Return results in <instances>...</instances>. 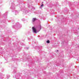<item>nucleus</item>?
<instances>
[{
    "label": "nucleus",
    "mask_w": 79,
    "mask_h": 79,
    "mask_svg": "<svg viewBox=\"0 0 79 79\" xmlns=\"http://www.w3.org/2000/svg\"><path fill=\"white\" fill-rule=\"evenodd\" d=\"M23 12L25 13H28L29 12V11H28L27 9H25V10H24Z\"/></svg>",
    "instance_id": "obj_5"
},
{
    "label": "nucleus",
    "mask_w": 79,
    "mask_h": 79,
    "mask_svg": "<svg viewBox=\"0 0 79 79\" xmlns=\"http://www.w3.org/2000/svg\"><path fill=\"white\" fill-rule=\"evenodd\" d=\"M0 3H1L0 2Z\"/></svg>",
    "instance_id": "obj_20"
},
{
    "label": "nucleus",
    "mask_w": 79,
    "mask_h": 79,
    "mask_svg": "<svg viewBox=\"0 0 79 79\" xmlns=\"http://www.w3.org/2000/svg\"><path fill=\"white\" fill-rule=\"evenodd\" d=\"M12 23H14V21L13 20V21H12Z\"/></svg>",
    "instance_id": "obj_15"
},
{
    "label": "nucleus",
    "mask_w": 79,
    "mask_h": 79,
    "mask_svg": "<svg viewBox=\"0 0 79 79\" xmlns=\"http://www.w3.org/2000/svg\"><path fill=\"white\" fill-rule=\"evenodd\" d=\"M42 6H44V4H42L40 7V8H42Z\"/></svg>",
    "instance_id": "obj_9"
},
{
    "label": "nucleus",
    "mask_w": 79,
    "mask_h": 79,
    "mask_svg": "<svg viewBox=\"0 0 79 79\" xmlns=\"http://www.w3.org/2000/svg\"><path fill=\"white\" fill-rule=\"evenodd\" d=\"M37 20V19L36 18H34L32 19V23H33L35 21V20Z\"/></svg>",
    "instance_id": "obj_6"
},
{
    "label": "nucleus",
    "mask_w": 79,
    "mask_h": 79,
    "mask_svg": "<svg viewBox=\"0 0 79 79\" xmlns=\"http://www.w3.org/2000/svg\"><path fill=\"white\" fill-rule=\"evenodd\" d=\"M7 15H8L7 12H6L4 14L2 15L3 18H7Z\"/></svg>",
    "instance_id": "obj_4"
},
{
    "label": "nucleus",
    "mask_w": 79,
    "mask_h": 79,
    "mask_svg": "<svg viewBox=\"0 0 79 79\" xmlns=\"http://www.w3.org/2000/svg\"><path fill=\"white\" fill-rule=\"evenodd\" d=\"M58 52V50H57V52Z\"/></svg>",
    "instance_id": "obj_16"
},
{
    "label": "nucleus",
    "mask_w": 79,
    "mask_h": 79,
    "mask_svg": "<svg viewBox=\"0 0 79 79\" xmlns=\"http://www.w3.org/2000/svg\"><path fill=\"white\" fill-rule=\"evenodd\" d=\"M12 68H13V69H16V68L15 67V66H13L12 67Z\"/></svg>",
    "instance_id": "obj_12"
},
{
    "label": "nucleus",
    "mask_w": 79,
    "mask_h": 79,
    "mask_svg": "<svg viewBox=\"0 0 79 79\" xmlns=\"http://www.w3.org/2000/svg\"><path fill=\"white\" fill-rule=\"evenodd\" d=\"M16 26H18V27H19V28H20V27H21L22 26L21 25L19 24V23H16V25L15 26V27H16Z\"/></svg>",
    "instance_id": "obj_3"
},
{
    "label": "nucleus",
    "mask_w": 79,
    "mask_h": 79,
    "mask_svg": "<svg viewBox=\"0 0 79 79\" xmlns=\"http://www.w3.org/2000/svg\"><path fill=\"white\" fill-rule=\"evenodd\" d=\"M47 43L48 44H49V43H50V41L49 40L47 41Z\"/></svg>",
    "instance_id": "obj_11"
},
{
    "label": "nucleus",
    "mask_w": 79,
    "mask_h": 79,
    "mask_svg": "<svg viewBox=\"0 0 79 79\" xmlns=\"http://www.w3.org/2000/svg\"><path fill=\"white\" fill-rule=\"evenodd\" d=\"M13 27H15V26H13Z\"/></svg>",
    "instance_id": "obj_18"
},
{
    "label": "nucleus",
    "mask_w": 79,
    "mask_h": 79,
    "mask_svg": "<svg viewBox=\"0 0 79 79\" xmlns=\"http://www.w3.org/2000/svg\"><path fill=\"white\" fill-rule=\"evenodd\" d=\"M18 13L19 12L18 11H15V13L16 15H17V14H18Z\"/></svg>",
    "instance_id": "obj_10"
},
{
    "label": "nucleus",
    "mask_w": 79,
    "mask_h": 79,
    "mask_svg": "<svg viewBox=\"0 0 79 79\" xmlns=\"http://www.w3.org/2000/svg\"><path fill=\"white\" fill-rule=\"evenodd\" d=\"M22 21H24V19H22Z\"/></svg>",
    "instance_id": "obj_14"
},
{
    "label": "nucleus",
    "mask_w": 79,
    "mask_h": 79,
    "mask_svg": "<svg viewBox=\"0 0 79 79\" xmlns=\"http://www.w3.org/2000/svg\"><path fill=\"white\" fill-rule=\"evenodd\" d=\"M10 77V76H7V77L8 78Z\"/></svg>",
    "instance_id": "obj_13"
},
{
    "label": "nucleus",
    "mask_w": 79,
    "mask_h": 79,
    "mask_svg": "<svg viewBox=\"0 0 79 79\" xmlns=\"http://www.w3.org/2000/svg\"><path fill=\"white\" fill-rule=\"evenodd\" d=\"M27 48V49H28V48Z\"/></svg>",
    "instance_id": "obj_17"
},
{
    "label": "nucleus",
    "mask_w": 79,
    "mask_h": 79,
    "mask_svg": "<svg viewBox=\"0 0 79 79\" xmlns=\"http://www.w3.org/2000/svg\"><path fill=\"white\" fill-rule=\"evenodd\" d=\"M10 8L11 9L12 11H13L15 10V4H14V3H12V4Z\"/></svg>",
    "instance_id": "obj_2"
},
{
    "label": "nucleus",
    "mask_w": 79,
    "mask_h": 79,
    "mask_svg": "<svg viewBox=\"0 0 79 79\" xmlns=\"http://www.w3.org/2000/svg\"><path fill=\"white\" fill-rule=\"evenodd\" d=\"M34 8V9H35V8Z\"/></svg>",
    "instance_id": "obj_21"
},
{
    "label": "nucleus",
    "mask_w": 79,
    "mask_h": 79,
    "mask_svg": "<svg viewBox=\"0 0 79 79\" xmlns=\"http://www.w3.org/2000/svg\"><path fill=\"white\" fill-rule=\"evenodd\" d=\"M29 40H30V39H29Z\"/></svg>",
    "instance_id": "obj_19"
},
{
    "label": "nucleus",
    "mask_w": 79,
    "mask_h": 79,
    "mask_svg": "<svg viewBox=\"0 0 79 79\" xmlns=\"http://www.w3.org/2000/svg\"><path fill=\"white\" fill-rule=\"evenodd\" d=\"M19 75H18L15 76V77H16V79H19Z\"/></svg>",
    "instance_id": "obj_7"
},
{
    "label": "nucleus",
    "mask_w": 79,
    "mask_h": 79,
    "mask_svg": "<svg viewBox=\"0 0 79 79\" xmlns=\"http://www.w3.org/2000/svg\"><path fill=\"white\" fill-rule=\"evenodd\" d=\"M16 70L15 69L14 70V71L13 72V74H15L16 73Z\"/></svg>",
    "instance_id": "obj_8"
},
{
    "label": "nucleus",
    "mask_w": 79,
    "mask_h": 79,
    "mask_svg": "<svg viewBox=\"0 0 79 79\" xmlns=\"http://www.w3.org/2000/svg\"><path fill=\"white\" fill-rule=\"evenodd\" d=\"M41 28L42 27L40 24L37 26H35L32 27V31L33 33L37 34V32H39L40 31Z\"/></svg>",
    "instance_id": "obj_1"
}]
</instances>
